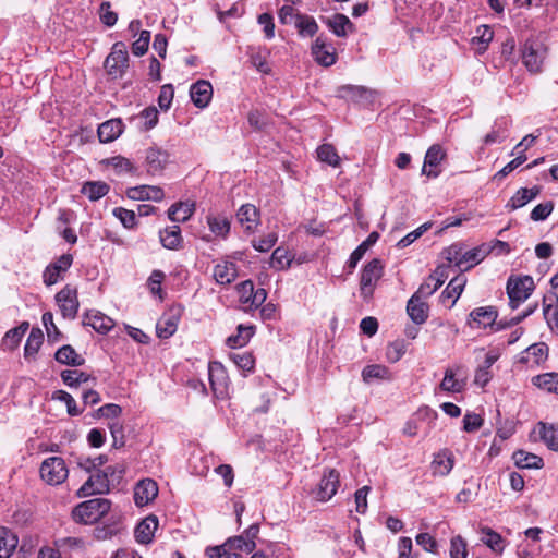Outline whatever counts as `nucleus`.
<instances>
[{"label":"nucleus","mask_w":558,"mask_h":558,"mask_svg":"<svg viewBox=\"0 0 558 558\" xmlns=\"http://www.w3.org/2000/svg\"><path fill=\"white\" fill-rule=\"evenodd\" d=\"M111 508V501L106 498H94L77 505L72 514L76 522L94 523L106 515Z\"/></svg>","instance_id":"f257e3e1"},{"label":"nucleus","mask_w":558,"mask_h":558,"mask_svg":"<svg viewBox=\"0 0 558 558\" xmlns=\"http://www.w3.org/2000/svg\"><path fill=\"white\" fill-rule=\"evenodd\" d=\"M523 64L531 73H538L547 56L546 46L538 39H527L522 47Z\"/></svg>","instance_id":"f03ea898"},{"label":"nucleus","mask_w":558,"mask_h":558,"mask_svg":"<svg viewBox=\"0 0 558 558\" xmlns=\"http://www.w3.org/2000/svg\"><path fill=\"white\" fill-rule=\"evenodd\" d=\"M129 66V54L126 46L122 41H117L111 48V52L105 60V68L110 76L120 78L124 75Z\"/></svg>","instance_id":"7ed1b4c3"},{"label":"nucleus","mask_w":558,"mask_h":558,"mask_svg":"<svg viewBox=\"0 0 558 558\" xmlns=\"http://www.w3.org/2000/svg\"><path fill=\"white\" fill-rule=\"evenodd\" d=\"M533 290L534 282L530 276H524L522 278L510 277L507 282V293L511 308H517L531 295Z\"/></svg>","instance_id":"20e7f679"},{"label":"nucleus","mask_w":558,"mask_h":558,"mask_svg":"<svg viewBox=\"0 0 558 558\" xmlns=\"http://www.w3.org/2000/svg\"><path fill=\"white\" fill-rule=\"evenodd\" d=\"M69 475V470L61 457H50L40 465V476L49 485L63 483Z\"/></svg>","instance_id":"39448f33"},{"label":"nucleus","mask_w":558,"mask_h":558,"mask_svg":"<svg viewBox=\"0 0 558 558\" xmlns=\"http://www.w3.org/2000/svg\"><path fill=\"white\" fill-rule=\"evenodd\" d=\"M383 276V264L374 258L367 263L361 274L360 291L363 299L368 300L374 292V288Z\"/></svg>","instance_id":"423d86ee"},{"label":"nucleus","mask_w":558,"mask_h":558,"mask_svg":"<svg viewBox=\"0 0 558 558\" xmlns=\"http://www.w3.org/2000/svg\"><path fill=\"white\" fill-rule=\"evenodd\" d=\"M339 477V473L333 469L325 471L317 488L313 490L314 498L318 501L331 499L338 490Z\"/></svg>","instance_id":"0eeeda50"},{"label":"nucleus","mask_w":558,"mask_h":558,"mask_svg":"<svg viewBox=\"0 0 558 558\" xmlns=\"http://www.w3.org/2000/svg\"><path fill=\"white\" fill-rule=\"evenodd\" d=\"M56 301L64 318H75L80 306L75 288L65 286L56 294Z\"/></svg>","instance_id":"6e6552de"},{"label":"nucleus","mask_w":558,"mask_h":558,"mask_svg":"<svg viewBox=\"0 0 558 558\" xmlns=\"http://www.w3.org/2000/svg\"><path fill=\"white\" fill-rule=\"evenodd\" d=\"M445 158L446 151L442 146L439 144L432 145L425 154L422 174L430 179H436L440 174V171L437 170V167Z\"/></svg>","instance_id":"1a4fd4ad"},{"label":"nucleus","mask_w":558,"mask_h":558,"mask_svg":"<svg viewBox=\"0 0 558 558\" xmlns=\"http://www.w3.org/2000/svg\"><path fill=\"white\" fill-rule=\"evenodd\" d=\"M109 489V478L104 474V471H97L81 486L77 490V496L82 498L92 494H106Z\"/></svg>","instance_id":"9d476101"},{"label":"nucleus","mask_w":558,"mask_h":558,"mask_svg":"<svg viewBox=\"0 0 558 558\" xmlns=\"http://www.w3.org/2000/svg\"><path fill=\"white\" fill-rule=\"evenodd\" d=\"M73 257L71 254L61 255L54 263L48 265L44 271V282L47 286H52L59 281L72 265Z\"/></svg>","instance_id":"9b49d317"},{"label":"nucleus","mask_w":558,"mask_h":558,"mask_svg":"<svg viewBox=\"0 0 558 558\" xmlns=\"http://www.w3.org/2000/svg\"><path fill=\"white\" fill-rule=\"evenodd\" d=\"M158 496V485L151 478L141 480L134 487V501L138 507H144Z\"/></svg>","instance_id":"f8f14e48"},{"label":"nucleus","mask_w":558,"mask_h":558,"mask_svg":"<svg viewBox=\"0 0 558 558\" xmlns=\"http://www.w3.org/2000/svg\"><path fill=\"white\" fill-rule=\"evenodd\" d=\"M312 54L314 60L323 66H330L336 62L335 49L323 36L315 39L312 46Z\"/></svg>","instance_id":"ddd939ff"},{"label":"nucleus","mask_w":558,"mask_h":558,"mask_svg":"<svg viewBox=\"0 0 558 558\" xmlns=\"http://www.w3.org/2000/svg\"><path fill=\"white\" fill-rule=\"evenodd\" d=\"M169 161V154L159 147H149L146 150L145 162L149 174L161 173Z\"/></svg>","instance_id":"4468645a"},{"label":"nucleus","mask_w":558,"mask_h":558,"mask_svg":"<svg viewBox=\"0 0 558 558\" xmlns=\"http://www.w3.org/2000/svg\"><path fill=\"white\" fill-rule=\"evenodd\" d=\"M448 265L438 266L434 272L420 286L417 292L421 293L424 298H428L435 291L438 290L448 278L449 270Z\"/></svg>","instance_id":"2eb2a0df"},{"label":"nucleus","mask_w":558,"mask_h":558,"mask_svg":"<svg viewBox=\"0 0 558 558\" xmlns=\"http://www.w3.org/2000/svg\"><path fill=\"white\" fill-rule=\"evenodd\" d=\"M422 299L424 296L416 291L407 304L408 315L417 325L424 324L428 317V305Z\"/></svg>","instance_id":"dca6fc26"},{"label":"nucleus","mask_w":558,"mask_h":558,"mask_svg":"<svg viewBox=\"0 0 558 558\" xmlns=\"http://www.w3.org/2000/svg\"><path fill=\"white\" fill-rule=\"evenodd\" d=\"M190 96L193 104L197 108H205L208 106L213 97V86L208 81L199 80L192 84L190 88Z\"/></svg>","instance_id":"f3484780"},{"label":"nucleus","mask_w":558,"mask_h":558,"mask_svg":"<svg viewBox=\"0 0 558 558\" xmlns=\"http://www.w3.org/2000/svg\"><path fill=\"white\" fill-rule=\"evenodd\" d=\"M129 198L134 201H154L160 202L165 197V193L161 187L154 185H140L130 187L126 191Z\"/></svg>","instance_id":"a211bd4d"},{"label":"nucleus","mask_w":558,"mask_h":558,"mask_svg":"<svg viewBox=\"0 0 558 558\" xmlns=\"http://www.w3.org/2000/svg\"><path fill=\"white\" fill-rule=\"evenodd\" d=\"M83 325L90 326L97 332L107 333L113 328L114 323L109 316L98 311H88L84 316Z\"/></svg>","instance_id":"6ab92c4d"},{"label":"nucleus","mask_w":558,"mask_h":558,"mask_svg":"<svg viewBox=\"0 0 558 558\" xmlns=\"http://www.w3.org/2000/svg\"><path fill=\"white\" fill-rule=\"evenodd\" d=\"M124 124L121 119H110L98 126V137L101 143L117 140L123 132Z\"/></svg>","instance_id":"aec40b11"},{"label":"nucleus","mask_w":558,"mask_h":558,"mask_svg":"<svg viewBox=\"0 0 558 558\" xmlns=\"http://www.w3.org/2000/svg\"><path fill=\"white\" fill-rule=\"evenodd\" d=\"M454 463V458L451 451L445 449L434 454L432 461V472L434 475L446 476L448 475Z\"/></svg>","instance_id":"412c9836"},{"label":"nucleus","mask_w":558,"mask_h":558,"mask_svg":"<svg viewBox=\"0 0 558 558\" xmlns=\"http://www.w3.org/2000/svg\"><path fill=\"white\" fill-rule=\"evenodd\" d=\"M208 376L214 393H223L227 388L228 379L223 366L218 362L210 363L208 367Z\"/></svg>","instance_id":"4be33fe9"},{"label":"nucleus","mask_w":558,"mask_h":558,"mask_svg":"<svg viewBox=\"0 0 558 558\" xmlns=\"http://www.w3.org/2000/svg\"><path fill=\"white\" fill-rule=\"evenodd\" d=\"M541 193L539 186H533L531 189L521 187L517 193L509 199L506 207L510 210L519 209L525 206L529 202L534 199Z\"/></svg>","instance_id":"5701e85b"},{"label":"nucleus","mask_w":558,"mask_h":558,"mask_svg":"<svg viewBox=\"0 0 558 558\" xmlns=\"http://www.w3.org/2000/svg\"><path fill=\"white\" fill-rule=\"evenodd\" d=\"M179 319L177 313L170 312L165 314L156 325L158 337L162 339L170 338L177 331Z\"/></svg>","instance_id":"b1692460"},{"label":"nucleus","mask_w":558,"mask_h":558,"mask_svg":"<svg viewBox=\"0 0 558 558\" xmlns=\"http://www.w3.org/2000/svg\"><path fill=\"white\" fill-rule=\"evenodd\" d=\"M157 526L158 520L155 515H149L144 519L135 529L136 541L141 544L150 543Z\"/></svg>","instance_id":"393cba45"},{"label":"nucleus","mask_w":558,"mask_h":558,"mask_svg":"<svg viewBox=\"0 0 558 558\" xmlns=\"http://www.w3.org/2000/svg\"><path fill=\"white\" fill-rule=\"evenodd\" d=\"M323 21L338 37H345L348 35V31L353 29V24L349 17L341 13H337L331 17H325Z\"/></svg>","instance_id":"a878e982"},{"label":"nucleus","mask_w":558,"mask_h":558,"mask_svg":"<svg viewBox=\"0 0 558 558\" xmlns=\"http://www.w3.org/2000/svg\"><path fill=\"white\" fill-rule=\"evenodd\" d=\"M461 366H456V368L448 367L445 371V376L442 381L439 385V388L442 391L447 392H461L464 389L465 383L464 380H460L456 378Z\"/></svg>","instance_id":"bb28decb"},{"label":"nucleus","mask_w":558,"mask_h":558,"mask_svg":"<svg viewBox=\"0 0 558 558\" xmlns=\"http://www.w3.org/2000/svg\"><path fill=\"white\" fill-rule=\"evenodd\" d=\"M497 316L494 306L477 307L470 313L472 320L483 328L493 327Z\"/></svg>","instance_id":"cd10ccee"},{"label":"nucleus","mask_w":558,"mask_h":558,"mask_svg":"<svg viewBox=\"0 0 558 558\" xmlns=\"http://www.w3.org/2000/svg\"><path fill=\"white\" fill-rule=\"evenodd\" d=\"M54 359L57 362L70 366H82L85 363L84 357L77 354L70 344H65L58 349L54 354Z\"/></svg>","instance_id":"c85d7f7f"},{"label":"nucleus","mask_w":558,"mask_h":558,"mask_svg":"<svg viewBox=\"0 0 558 558\" xmlns=\"http://www.w3.org/2000/svg\"><path fill=\"white\" fill-rule=\"evenodd\" d=\"M514 464L520 469H541L544 465V461L541 457L526 452L524 450H518L512 454Z\"/></svg>","instance_id":"c756f323"},{"label":"nucleus","mask_w":558,"mask_h":558,"mask_svg":"<svg viewBox=\"0 0 558 558\" xmlns=\"http://www.w3.org/2000/svg\"><path fill=\"white\" fill-rule=\"evenodd\" d=\"M195 211V204L189 202H180L173 204L168 210V217L174 222L186 221Z\"/></svg>","instance_id":"7c9ffc66"},{"label":"nucleus","mask_w":558,"mask_h":558,"mask_svg":"<svg viewBox=\"0 0 558 558\" xmlns=\"http://www.w3.org/2000/svg\"><path fill=\"white\" fill-rule=\"evenodd\" d=\"M236 266L232 262L217 264L214 268V278L219 284H227L236 278Z\"/></svg>","instance_id":"2f4dec72"},{"label":"nucleus","mask_w":558,"mask_h":558,"mask_svg":"<svg viewBox=\"0 0 558 558\" xmlns=\"http://www.w3.org/2000/svg\"><path fill=\"white\" fill-rule=\"evenodd\" d=\"M17 536L7 527H0V558H10L17 546Z\"/></svg>","instance_id":"473e14b6"},{"label":"nucleus","mask_w":558,"mask_h":558,"mask_svg":"<svg viewBox=\"0 0 558 558\" xmlns=\"http://www.w3.org/2000/svg\"><path fill=\"white\" fill-rule=\"evenodd\" d=\"M160 242L168 250H178L182 243V235L179 226L166 228L159 233Z\"/></svg>","instance_id":"72a5a7b5"},{"label":"nucleus","mask_w":558,"mask_h":558,"mask_svg":"<svg viewBox=\"0 0 558 558\" xmlns=\"http://www.w3.org/2000/svg\"><path fill=\"white\" fill-rule=\"evenodd\" d=\"M238 219L247 231H252L258 222V210L254 205L245 204L238 210Z\"/></svg>","instance_id":"f704fd0d"},{"label":"nucleus","mask_w":558,"mask_h":558,"mask_svg":"<svg viewBox=\"0 0 558 558\" xmlns=\"http://www.w3.org/2000/svg\"><path fill=\"white\" fill-rule=\"evenodd\" d=\"M28 327V323L23 322L20 326L10 329L2 339V347L11 351L14 350L21 342Z\"/></svg>","instance_id":"c9c22d12"},{"label":"nucleus","mask_w":558,"mask_h":558,"mask_svg":"<svg viewBox=\"0 0 558 558\" xmlns=\"http://www.w3.org/2000/svg\"><path fill=\"white\" fill-rule=\"evenodd\" d=\"M81 192L92 202H95L109 192V185L102 181H89L82 186Z\"/></svg>","instance_id":"e433bc0d"},{"label":"nucleus","mask_w":558,"mask_h":558,"mask_svg":"<svg viewBox=\"0 0 558 558\" xmlns=\"http://www.w3.org/2000/svg\"><path fill=\"white\" fill-rule=\"evenodd\" d=\"M44 340V333L39 328H33L29 332V336L26 340L24 347V356L25 359L34 357L38 350L40 349Z\"/></svg>","instance_id":"4c0bfd02"},{"label":"nucleus","mask_w":558,"mask_h":558,"mask_svg":"<svg viewBox=\"0 0 558 558\" xmlns=\"http://www.w3.org/2000/svg\"><path fill=\"white\" fill-rule=\"evenodd\" d=\"M538 427L541 438L546 446L553 451H558V427L542 422L538 423Z\"/></svg>","instance_id":"58836bf2"},{"label":"nucleus","mask_w":558,"mask_h":558,"mask_svg":"<svg viewBox=\"0 0 558 558\" xmlns=\"http://www.w3.org/2000/svg\"><path fill=\"white\" fill-rule=\"evenodd\" d=\"M362 377L365 383H369L373 379L390 380L391 373L388 367L380 364L367 365L362 372Z\"/></svg>","instance_id":"ea45409f"},{"label":"nucleus","mask_w":558,"mask_h":558,"mask_svg":"<svg viewBox=\"0 0 558 558\" xmlns=\"http://www.w3.org/2000/svg\"><path fill=\"white\" fill-rule=\"evenodd\" d=\"M294 26L301 36H314L318 31V25L313 16L301 14L295 21Z\"/></svg>","instance_id":"a19ab883"},{"label":"nucleus","mask_w":558,"mask_h":558,"mask_svg":"<svg viewBox=\"0 0 558 558\" xmlns=\"http://www.w3.org/2000/svg\"><path fill=\"white\" fill-rule=\"evenodd\" d=\"M236 330V335L230 336L227 339V344L231 348L244 347L248 342L251 337L254 335L252 326L245 327L243 325H239Z\"/></svg>","instance_id":"79ce46f5"},{"label":"nucleus","mask_w":558,"mask_h":558,"mask_svg":"<svg viewBox=\"0 0 558 558\" xmlns=\"http://www.w3.org/2000/svg\"><path fill=\"white\" fill-rule=\"evenodd\" d=\"M63 383L71 387L76 388L83 383H87L92 377L84 372L77 369H65L61 373ZM95 380V378H93Z\"/></svg>","instance_id":"37998d69"},{"label":"nucleus","mask_w":558,"mask_h":558,"mask_svg":"<svg viewBox=\"0 0 558 558\" xmlns=\"http://www.w3.org/2000/svg\"><path fill=\"white\" fill-rule=\"evenodd\" d=\"M490 253V247L488 245H482L480 247L472 248L461 256V262L463 264L470 263V265L465 268L469 269L470 267L478 264L481 260H483L488 254Z\"/></svg>","instance_id":"c03bdc74"},{"label":"nucleus","mask_w":558,"mask_h":558,"mask_svg":"<svg viewBox=\"0 0 558 558\" xmlns=\"http://www.w3.org/2000/svg\"><path fill=\"white\" fill-rule=\"evenodd\" d=\"M476 33L477 36L472 39V43L477 45V52L483 53L486 51L488 44L493 40L494 32L488 25H481Z\"/></svg>","instance_id":"a18cd8bd"},{"label":"nucleus","mask_w":558,"mask_h":558,"mask_svg":"<svg viewBox=\"0 0 558 558\" xmlns=\"http://www.w3.org/2000/svg\"><path fill=\"white\" fill-rule=\"evenodd\" d=\"M207 222L216 235L226 236L230 231V221L225 216H208Z\"/></svg>","instance_id":"49530a36"},{"label":"nucleus","mask_w":558,"mask_h":558,"mask_svg":"<svg viewBox=\"0 0 558 558\" xmlns=\"http://www.w3.org/2000/svg\"><path fill=\"white\" fill-rule=\"evenodd\" d=\"M533 383L549 392L558 393V374L547 373L533 378Z\"/></svg>","instance_id":"de8ad7c7"},{"label":"nucleus","mask_w":558,"mask_h":558,"mask_svg":"<svg viewBox=\"0 0 558 558\" xmlns=\"http://www.w3.org/2000/svg\"><path fill=\"white\" fill-rule=\"evenodd\" d=\"M317 157L320 161L328 163L332 167H338L340 158L336 148L331 144H323L317 148Z\"/></svg>","instance_id":"09e8293b"},{"label":"nucleus","mask_w":558,"mask_h":558,"mask_svg":"<svg viewBox=\"0 0 558 558\" xmlns=\"http://www.w3.org/2000/svg\"><path fill=\"white\" fill-rule=\"evenodd\" d=\"M52 399L64 402L66 404L68 413L71 416H76L82 413V410L77 408L74 398L64 390H56L52 393Z\"/></svg>","instance_id":"8fccbe9b"},{"label":"nucleus","mask_w":558,"mask_h":558,"mask_svg":"<svg viewBox=\"0 0 558 558\" xmlns=\"http://www.w3.org/2000/svg\"><path fill=\"white\" fill-rule=\"evenodd\" d=\"M278 241V235L275 232H269L258 239L252 240V246L258 252L270 251Z\"/></svg>","instance_id":"3c124183"},{"label":"nucleus","mask_w":558,"mask_h":558,"mask_svg":"<svg viewBox=\"0 0 558 558\" xmlns=\"http://www.w3.org/2000/svg\"><path fill=\"white\" fill-rule=\"evenodd\" d=\"M225 546L228 549H239V550H244V551L251 553L255 549L256 545H255L254 541L246 539L243 535H241V536H235V537L229 538L225 543Z\"/></svg>","instance_id":"603ef678"},{"label":"nucleus","mask_w":558,"mask_h":558,"mask_svg":"<svg viewBox=\"0 0 558 558\" xmlns=\"http://www.w3.org/2000/svg\"><path fill=\"white\" fill-rule=\"evenodd\" d=\"M291 259L283 247H277L270 257V266L276 269H284L290 266Z\"/></svg>","instance_id":"864d4df0"},{"label":"nucleus","mask_w":558,"mask_h":558,"mask_svg":"<svg viewBox=\"0 0 558 558\" xmlns=\"http://www.w3.org/2000/svg\"><path fill=\"white\" fill-rule=\"evenodd\" d=\"M481 531L483 534L481 541L485 545H487L494 551H498L501 549L500 544H501L502 539L498 533H496L495 531H493L489 527H482Z\"/></svg>","instance_id":"5fc2aeb1"},{"label":"nucleus","mask_w":558,"mask_h":558,"mask_svg":"<svg viewBox=\"0 0 558 558\" xmlns=\"http://www.w3.org/2000/svg\"><path fill=\"white\" fill-rule=\"evenodd\" d=\"M465 283L466 279L464 277H456L450 280L442 294H446L448 298H453L454 303L461 295Z\"/></svg>","instance_id":"6e6d98bb"},{"label":"nucleus","mask_w":558,"mask_h":558,"mask_svg":"<svg viewBox=\"0 0 558 558\" xmlns=\"http://www.w3.org/2000/svg\"><path fill=\"white\" fill-rule=\"evenodd\" d=\"M150 41V32L149 31H141L140 37L132 44V52L135 56H143L148 50Z\"/></svg>","instance_id":"4d7b16f0"},{"label":"nucleus","mask_w":558,"mask_h":558,"mask_svg":"<svg viewBox=\"0 0 558 558\" xmlns=\"http://www.w3.org/2000/svg\"><path fill=\"white\" fill-rule=\"evenodd\" d=\"M468 549L465 541L457 535L450 542V558H466Z\"/></svg>","instance_id":"13d9d810"},{"label":"nucleus","mask_w":558,"mask_h":558,"mask_svg":"<svg viewBox=\"0 0 558 558\" xmlns=\"http://www.w3.org/2000/svg\"><path fill=\"white\" fill-rule=\"evenodd\" d=\"M230 359L243 371H252L254 368V357L251 353H231Z\"/></svg>","instance_id":"bf43d9fd"},{"label":"nucleus","mask_w":558,"mask_h":558,"mask_svg":"<svg viewBox=\"0 0 558 558\" xmlns=\"http://www.w3.org/2000/svg\"><path fill=\"white\" fill-rule=\"evenodd\" d=\"M405 353V345L402 341H395L388 344L386 349V357L389 362H398Z\"/></svg>","instance_id":"052dcab7"},{"label":"nucleus","mask_w":558,"mask_h":558,"mask_svg":"<svg viewBox=\"0 0 558 558\" xmlns=\"http://www.w3.org/2000/svg\"><path fill=\"white\" fill-rule=\"evenodd\" d=\"M113 215L117 217L125 228H133L136 225V216L133 210L122 207L113 209Z\"/></svg>","instance_id":"680f3d73"},{"label":"nucleus","mask_w":558,"mask_h":558,"mask_svg":"<svg viewBox=\"0 0 558 558\" xmlns=\"http://www.w3.org/2000/svg\"><path fill=\"white\" fill-rule=\"evenodd\" d=\"M554 203L551 201L538 204L531 211V219L534 221L545 220L553 211Z\"/></svg>","instance_id":"e2e57ef3"},{"label":"nucleus","mask_w":558,"mask_h":558,"mask_svg":"<svg viewBox=\"0 0 558 558\" xmlns=\"http://www.w3.org/2000/svg\"><path fill=\"white\" fill-rule=\"evenodd\" d=\"M109 429L113 439L112 446L114 448H121L124 446V428L123 425L114 421L112 423H109Z\"/></svg>","instance_id":"0e129e2a"},{"label":"nucleus","mask_w":558,"mask_h":558,"mask_svg":"<svg viewBox=\"0 0 558 558\" xmlns=\"http://www.w3.org/2000/svg\"><path fill=\"white\" fill-rule=\"evenodd\" d=\"M158 110L155 107H148L141 112L140 118L143 120V128L148 131L158 123Z\"/></svg>","instance_id":"69168bd1"},{"label":"nucleus","mask_w":558,"mask_h":558,"mask_svg":"<svg viewBox=\"0 0 558 558\" xmlns=\"http://www.w3.org/2000/svg\"><path fill=\"white\" fill-rule=\"evenodd\" d=\"M109 165H111L118 172H135L136 168L133 166L131 160L124 158L122 156H116L109 159Z\"/></svg>","instance_id":"338daca9"},{"label":"nucleus","mask_w":558,"mask_h":558,"mask_svg":"<svg viewBox=\"0 0 558 558\" xmlns=\"http://www.w3.org/2000/svg\"><path fill=\"white\" fill-rule=\"evenodd\" d=\"M174 90L171 84H166L161 87L158 96V104L162 110H168L172 104Z\"/></svg>","instance_id":"774afa93"}]
</instances>
